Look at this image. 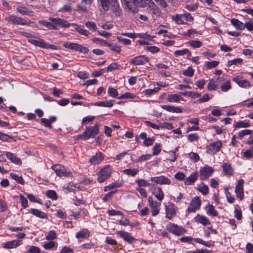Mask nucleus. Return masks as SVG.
Here are the masks:
<instances>
[{
    "mask_svg": "<svg viewBox=\"0 0 253 253\" xmlns=\"http://www.w3.org/2000/svg\"><path fill=\"white\" fill-rule=\"evenodd\" d=\"M123 3H125L128 9L134 13L136 9V6L144 7L148 5L149 7L158 10L157 7L152 0H123Z\"/></svg>",
    "mask_w": 253,
    "mask_h": 253,
    "instance_id": "f257e3e1",
    "label": "nucleus"
},
{
    "mask_svg": "<svg viewBox=\"0 0 253 253\" xmlns=\"http://www.w3.org/2000/svg\"><path fill=\"white\" fill-rule=\"evenodd\" d=\"M50 22H46L45 21H41L40 23L43 26L46 27L49 29H57V26L61 27H69L70 24L67 21L62 19L59 18H50Z\"/></svg>",
    "mask_w": 253,
    "mask_h": 253,
    "instance_id": "f03ea898",
    "label": "nucleus"
},
{
    "mask_svg": "<svg viewBox=\"0 0 253 253\" xmlns=\"http://www.w3.org/2000/svg\"><path fill=\"white\" fill-rule=\"evenodd\" d=\"M99 125L96 124L94 126L87 127L85 131L78 137L84 140L88 139L91 137L94 138L99 132Z\"/></svg>",
    "mask_w": 253,
    "mask_h": 253,
    "instance_id": "7ed1b4c3",
    "label": "nucleus"
},
{
    "mask_svg": "<svg viewBox=\"0 0 253 253\" xmlns=\"http://www.w3.org/2000/svg\"><path fill=\"white\" fill-rule=\"evenodd\" d=\"M103 9L107 11L109 9L110 4L111 3L112 10L115 11V14H119V5L117 0H99Z\"/></svg>",
    "mask_w": 253,
    "mask_h": 253,
    "instance_id": "20e7f679",
    "label": "nucleus"
},
{
    "mask_svg": "<svg viewBox=\"0 0 253 253\" xmlns=\"http://www.w3.org/2000/svg\"><path fill=\"white\" fill-rule=\"evenodd\" d=\"M148 202L151 208V211L153 216H157L160 212L161 203L154 200L152 196L148 198Z\"/></svg>",
    "mask_w": 253,
    "mask_h": 253,
    "instance_id": "39448f33",
    "label": "nucleus"
},
{
    "mask_svg": "<svg viewBox=\"0 0 253 253\" xmlns=\"http://www.w3.org/2000/svg\"><path fill=\"white\" fill-rule=\"evenodd\" d=\"M112 169L110 166L108 165L102 169L97 175L99 182L102 183L107 179L111 175Z\"/></svg>",
    "mask_w": 253,
    "mask_h": 253,
    "instance_id": "423d86ee",
    "label": "nucleus"
},
{
    "mask_svg": "<svg viewBox=\"0 0 253 253\" xmlns=\"http://www.w3.org/2000/svg\"><path fill=\"white\" fill-rule=\"evenodd\" d=\"M51 169L54 170L56 175L59 177H68L72 174L70 171L60 164L52 166Z\"/></svg>",
    "mask_w": 253,
    "mask_h": 253,
    "instance_id": "0eeeda50",
    "label": "nucleus"
},
{
    "mask_svg": "<svg viewBox=\"0 0 253 253\" xmlns=\"http://www.w3.org/2000/svg\"><path fill=\"white\" fill-rule=\"evenodd\" d=\"M63 46L65 48L80 51L84 53H87L88 52V49L87 47L77 43L66 42L63 44Z\"/></svg>",
    "mask_w": 253,
    "mask_h": 253,
    "instance_id": "6e6552de",
    "label": "nucleus"
},
{
    "mask_svg": "<svg viewBox=\"0 0 253 253\" xmlns=\"http://www.w3.org/2000/svg\"><path fill=\"white\" fill-rule=\"evenodd\" d=\"M167 229L170 232L176 235H180L184 234L185 230L181 226L176 224L170 223L166 226Z\"/></svg>",
    "mask_w": 253,
    "mask_h": 253,
    "instance_id": "1a4fd4ad",
    "label": "nucleus"
},
{
    "mask_svg": "<svg viewBox=\"0 0 253 253\" xmlns=\"http://www.w3.org/2000/svg\"><path fill=\"white\" fill-rule=\"evenodd\" d=\"M214 169L208 165H205L200 170V177L201 180H206L210 177L213 172Z\"/></svg>",
    "mask_w": 253,
    "mask_h": 253,
    "instance_id": "9d476101",
    "label": "nucleus"
},
{
    "mask_svg": "<svg viewBox=\"0 0 253 253\" xmlns=\"http://www.w3.org/2000/svg\"><path fill=\"white\" fill-rule=\"evenodd\" d=\"M201 205V201L200 197L196 196L192 199L187 211L189 212H195L200 208Z\"/></svg>",
    "mask_w": 253,
    "mask_h": 253,
    "instance_id": "9b49d317",
    "label": "nucleus"
},
{
    "mask_svg": "<svg viewBox=\"0 0 253 253\" xmlns=\"http://www.w3.org/2000/svg\"><path fill=\"white\" fill-rule=\"evenodd\" d=\"M222 146V143L220 140L211 143L207 149V153L209 154H214L220 151Z\"/></svg>",
    "mask_w": 253,
    "mask_h": 253,
    "instance_id": "f8f14e48",
    "label": "nucleus"
},
{
    "mask_svg": "<svg viewBox=\"0 0 253 253\" xmlns=\"http://www.w3.org/2000/svg\"><path fill=\"white\" fill-rule=\"evenodd\" d=\"M244 183V180L241 179L238 181L237 183L235 186V192L236 196L241 201L244 198L243 189Z\"/></svg>",
    "mask_w": 253,
    "mask_h": 253,
    "instance_id": "ddd939ff",
    "label": "nucleus"
},
{
    "mask_svg": "<svg viewBox=\"0 0 253 253\" xmlns=\"http://www.w3.org/2000/svg\"><path fill=\"white\" fill-rule=\"evenodd\" d=\"M166 217L169 219H171L176 215V207L174 204L169 203L165 207Z\"/></svg>",
    "mask_w": 253,
    "mask_h": 253,
    "instance_id": "4468645a",
    "label": "nucleus"
},
{
    "mask_svg": "<svg viewBox=\"0 0 253 253\" xmlns=\"http://www.w3.org/2000/svg\"><path fill=\"white\" fill-rule=\"evenodd\" d=\"M151 181L160 185H170L171 183L170 179L164 175L151 177Z\"/></svg>",
    "mask_w": 253,
    "mask_h": 253,
    "instance_id": "2eb2a0df",
    "label": "nucleus"
},
{
    "mask_svg": "<svg viewBox=\"0 0 253 253\" xmlns=\"http://www.w3.org/2000/svg\"><path fill=\"white\" fill-rule=\"evenodd\" d=\"M149 61L148 58L145 55L137 56L130 60L129 63L134 65H142Z\"/></svg>",
    "mask_w": 253,
    "mask_h": 253,
    "instance_id": "dca6fc26",
    "label": "nucleus"
},
{
    "mask_svg": "<svg viewBox=\"0 0 253 253\" xmlns=\"http://www.w3.org/2000/svg\"><path fill=\"white\" fill-rule=\"evenodd\" d=\"M6 20L11 21L13 23L25 25H29L31 22L28 20L22 18L21 17H6Z\"/></svg>",
    "mask_w": 253,
    "mask_h": 253,
    "instance_id": "f3484780",
    "label": "nucleus"
},
{
    "mask_svg": "<svg viewBox=\"0 0 253 253\" xmlns=\"http://www.w3.org/2000/svg\"><path fill=\"white\" fill-rule=\"evenodd\" d=\"M22 243L21 240H11L4 243L2 248L6 250L14 249L21 245Z\"/></svg>",
    "mask_w": 253,
    "mask_h": 253,
    "instance_id": "a211bd4d",
    "label": "nucleus"
},
{
    "mask_svg": "<svg viewBox=\"0 0 253 253\" xmlns=\"http://www.w3.org/2000/svg\"><path fill=\"white\" fill-rule=\"evenodd\" d=\"M117 234L129 244L132 243L136 240L132 236L126 231H119L117 232Z\"/></svg>",
    "mask_w": 253,
    "mask_h": 253,
    "instance_id": "6ab92c4d",
    "label": "nucleus"
},
{
    "mask_svg": "<svg viewBox=\"0 0 253 253\" xmlns=\"http://www.w3.org/2000/svg\"><path fill=\"white\" fill-rule=\"evenodd\" d=\"M233 81L239 86L243 88H249L251 86V84L248 81L245 79L242 80L239 76L234 78Z\"/></svg>",
    "mask_w": 253,
    "mask_h": 253,
    "instance_id": "aec40b11",
    "label": "nucleus"
},
{
    "mask_svg": "<svg viewBox=\"0 0 253 253\" xmlns=\"http://www.w3.org/2000/svg\"><path fill=\"white\" fill-rule=\"evenodd\" d=\"M166 99L169 102L179 103L180 101H185V100L181 95L176 93L168 94Z\"/></svg>",
    "mask_w": 253,
    "mask_h": 253,
    "instance_id": "412c9836",
    "label": "nucleus"
},
{
    "mask_svg": "<svg viewBox=\"0 0 253 253\" xmlns=\"http://www.w3.org/2000/svg\"><path fill=\"white\" fill-rule=\"evenodd\" d=\"M152 193L159 201L161 202L163 200L164 193L161 187H155L153 190Z\"/></svg>",
    "mask_w": 253,
    "mask_h": 253,
    "instance_id": "4be33fe9",
    "label": "nucleus"
},
{
    "mask_svg": "<svg viewBox=\"0 0 253 253\" xmlns=\"http://www.w3.org/2000/svg\"><path fill=\"white\" fill-rule=\"evenodd\" d=\"M104 159V156L101 152H97L89 160V162L91 165H98Z\"/></svg>",
    "mask_w": 253,
    "mask_h": 253,
    "instance_id": "5701e85b",
    "label": "nucleus"
},
{
    "mask_svg": "<svg viewBox=\"0 0 253 253\" xmlns=\"http://www.w3.org/2000/svg\"><path fill=\"white\" fill-rule=\"evenodd\" d=\"M28 42L31 44L42 48H48V44L45 43V42L42 39H29Z\"/></svg>",
    "mask_w": 253,
    "mask_h": 253,
    "instance_id": "b1692460",
    "label": "nucleus"
},
{
    "mask_svg": "<svg viewBox=\"0 0 253 253\" xmlns=\"http://www.w3.org/2000/svg\"><path fill=\"white\" fill-rule=\"evenodd\" d=\"M198 173L196 171L192 173L190 175L184 179V184L186 185L193 184L198 179Z\"/></svg>",
    "mask_w": 253,
    "mask_h": 253,
    "instance_id": "393cba45",
    "label": "nucleus"
},
{
    "mask_svg": "<svg viewBox=\"0 0 253 253\" xmlns=\"http://www.w3.org/2000/svg\"><path fill=\"white\" fill-rule=\"evenodd\" d=\"M161 107L168 112L175 113H181L182 112L181 108L179 107L171 106L170 105H161Z\"/></svg>",
    "mask_w": 253,
    "mask_h": 253,
    "instance_id": "a878e982",
    "label": "nucleus"
},
{
    "mask_svg": "<svg viewBox=\"0 0 253 253\" xmlns=\"http://www.w3.org/2000/svg\"><path fill=\"white\" fill-rule=\"evenodd\" d=\"M195 221L202 224L203 225L210 224L211 222L209 219L205 216L197 214L194 218Z\"/></svg>",
    "mask_w": 253,
    "mask_h": 253,
    "instance_id": "bb28decb",
    "label": "nucleus"
},
{
    "mask_svg": "<svg viewBox=\"0 0 253 253\" xmlns=\"http://www.w3.org/2000/svg\"><path fill=\"white\" fill-rule=\"evenodd\" d=\"M63 188L64 190L66 192H71V191H75L76 190L79 189V187L78 186V185L76 184H74V183H69L68 184H65L63 186Z\"/></svg>",
    "mask_w": 253,
    "mask_h": 253,
    "instance_id": "cd10ccee",
    "label": "nucleus"
},
{
    "mask_svg": "<svg viewBox=\"0 0 253 253\" xmlns=\"http://www.w3.org/2000/svg\"><path fill=\"white\" fill-rule=\"evenodd\" d=\"M6 153L7 158L9 160H10L12 163L19 165L22 164L21 159H19V158H17L16 156L13 153L8 152H6Z\"/></svg>",
    "mask_w": 253,
    "mask_h": 253,
    "instance_id": "c85d7f7f",
    "label": "nucleus"
},
{
    "mask_svg": "<svg viewBox=\"0 0 253 253\" xmlns=\"http://www.w3.org/2000/svg\"><path fill=\"white\" fill-rule=\"evenodd\" d=\"M90 236L89 231L85 228L82 229L81 231L78 232L76 234V238L77 239L84 238L86 239Z\"/></svg>",
    "mask_w": 253,
    "mask_h": 253,
    "instance_id": "c756f323",
    "label": "nucleus"
},
{
    "mask_svg": "<svg viewBox=\"0 0 253 253\" xmlns=\"http://www.w3.org/2000/svg\"><path fill=\"white\" fill-rule=\"evenodd\" d=\"M187 18H189L190 21L193 20V17H172V19L178 24H184L187 21Z\"/></svg>",
    "mask_w": 253,
    "mask_h": 253,
    "instance_id": "7c9ffc66",
    "label": "nucleus"
},
{
    "mask_svg": "<svg viewBox=\"0 0 253 253\" xmlns=\"http://www.w3.org/2000/svg\"><path fill=\"white\" fill-rule=\"evenodd\" d=\"M114 104V101L110 100L106 101H99L92 104L93 106L103 107H111Z\"/></svg>",
    "mask_w": 253,
    "mask_h": 253,
    "instance_id": "2f4dec72",
    "label": "nucleus"
},
{
    "mask_svg": "<svg viewBox=\"0 0 253 253\" xmlns=\"http://www.w3.org/2000/svg\"><path fill=\"white\" fill-rule=\"evenodd\" d=\"M232 25L237 29L239 30H242L245 29L244 23L237 19H231Z\"/></svg>",
    "mask_w": 253,
    "mask_h": 253,
    "instance_id": "473e14b6",
    "label": "nucleus"
},
{
    "mask_svg": "<svg viewBox=\"0 0 253 253\" xmlns=\"http://www.w3.org/2000/svg\"><path fill=\"white\" fill-rule=\"evenodd\" d=\"M224 173L227 176L232 175L233 173V170L230 164L224 163L222 166Z\"/></svg>",
    "mask_w": 253,
    "mask_h": 253,
    "instance_id": "72a5a7b5",
    "label": "nucleus"
},
{
    "mask_svg": "<svg viewBox=\"0 0 253 253\" xmlns=\"http://www.w3.org/2000/svg\"><path fill=\"white\" fill-rule=\"evenodd\" d=\"M207 214L211 216H216L218 214V212L214 209L213 206L209 205L206 207Z\"/></svg>",
    "mask_w": 253,
    "mask_h": 253,
    "instance_id": "f704fd0d",
    "label": "nucleus"
},
{
    "mask_svg": "<svg viewBox=\"0 0 253 253\" xmlns=\"http://www.w3.org/2000/svg\"><path fill=\"white\" fill-rule=\"evenodd\" d=\"M174 54L176 57L186 55L188 57H190L192 55L191 51L186 48L175 50L174 52Z\"/></svg>",
    "mask_w": 253,
    "mask_h": 253,
    "instance_id": "c9c22d12",
    "label": "nucleus"
},
{
    "mask_svg": "<svg viewBox=\"0 0 253 253\" xmlns=\"http://www.w3.org/2000/svg\"><path fill=\"white\" fill-rule=\"evenodd\" d=\"M31 211L33 214L41 218L44 219L47 218L46 214L39 210L32 209H31Z\"/></svg>",
    "mask_w": 253,
    "mask_h": 253,
    "instance_id": "e433bc0d",
    "label": "nucleus"
},
{
    "mask_svg": "<svg viewBox=\"0 0 253 253\" xmlns=\"http://www.w3.org/2000/svg\"><path fill=\"white\" fill-rule=\"evenodd\" d=\"M250 126L251 124L249 120L239 121L234 124V126L237 128H245Z\"/></svg>",
    "mask_w": 253,
    "mask_h": 253,
    "instance_id": "4c0bfd02",
    "label": "nucleus"
},
{
    "mask_svg": "<svg viewBox=\"0 0 253 253\" xmlns=\"http://www.w3.org/2000/svg\"><path fill=\"white\" fill-rule=\"evenodd\" d=\"M199 191H200L204 195H206L209 193L208 186L205 185L203 182H201L197 188Z\"/></svg>",
    "mask_w": 253,
    "mask_h": 253,
    "instance_id": "58836bf2",
    "label": "nucleus"
},
{
    "mask_svg": "<svg viewBox=\"0 0 253 253\" xmlns=\"http://www.w3.org/2000/svg\"><path fill=\"white\" fill-rule=\"evenodd\" d=\"M71 24L75 26L76 31L81 34L85 36H87L89 35V32L86 29H84L82 26H79L74 23Z\"/></svg>",
    "mask_w": 253,
    "mask_h": 253,
    "instance_id": "ea45409f",
    "label": "nucleus"
},
{
    "mask_svg": "<svg viewBox=\"0 0 253 253\" xmlns=\"http://www.w3.org/2000/svg\"><path fill=\"white\" fill-rule=\"evenodd\" d=\"M10 176H11L12 179H14L19 184L21 185H24L25 184V181L21 176H20L14 173H11L10 174Z\"/></svg>",
    "mask_w": 253,
    "mask_h": 253,
    "instance_id": "a19ab883",
    "label": "nucleus"
},
{
    "mask_svg": "<svg viewBox=\"0 0 253 253\" xmlns=\"http://www.w3.org/2000/svg\"><path fill=\"white\" fill-rule=\"evenodd\" d=\"M105 43L110 48L111 50L117 53L121 52V48L120 46H118L115 43H108L107 42H105Z\"/></svg>",
    "mask_w": 253,
    "mask_h": 253,
    "instance_id": "79ce46f5",
    "label": "nucleus"
},
{
    "mask_svg": "<svg viewBox=\"0 0 253 253\" xmlns=\"http://www.w3.org/2000/svg\"><path fill=\"white\" fill-rule=\"evenodd\" d=\"M187 157L189 158L194 163L197 162L200 159V156L197 153L190 152L187 154Z\"/></svg>",
    "mask_w": 253,
    "mask_h": 253,
    "instance_id": "37998d69",
    "label": "nucleus"
},
{
    "mask_svg": "<svg viewBox=\"0 0 253 253\" xmlns=\"http://www.w3.org/2000/svg\"><path fill=\"white\" fill-rule=\"evenodd\" d=\"M135 183L137 184V187L141 188L142 187H147L150 185L148 181L143 179H137L135 180Z\"/></svg>",
    "mask_w": 253,
    "mask_h": 253,
    "instance_id": "c03bdc74",
    "label": "nucleus"
},
{
    "mask_svg": "<svg viewBox=\"0 0 253 253\" xmlns=\"http://www.w3.org/2000/svg\"><path fill=\"white\" fill-rule=\"evenodd\" d=\"M123 172L128 175L134 176L138 173V170L136 169H125L123 170Z\"/></svg>",
    "mask_w": 253,
    "mask_h": 253,
    "instance_id": "a18cd8bd",
    "label": "nucleus"
},
{
    "mask_svg": "<svg viewBox=\"0 0 253 253\" xmlns=\"http://www.w3.org/2000/svg\"><path fill=\"white\" fill-rule=\"evenodd\" d=\"M57 234L55 231L50 230L46 234L45 236V239L49 241H52L56 239Z\"/></svg>",
    "mask_w": 253,
    "mask_h": 253,
    "instance_id": "49530a36",
    "label": "nucleus"
},
{
    "mask_svg": "<svg viewBox=\"0 0 253 253\" xmlns=\"http://www.w3.org/2000/svg\"><path fill=\"white\" fill-rule=\"evenodd\" d=\"M136 95L130 92H126L125 93L122 94L119 97H118L119 99H123L125 98H130V99H134L136 98Z\"/></svg>",
    "mask_w": 253,
    "mask_h": 253,
    "instance_id": "de8ad7c7",
    "label": "nucleus"
},
{
    "mask_svg": "<svg viewBox=\"0 0 253 253\" xmlns=\"http://www.w3.org/2000/svg\"><path fill=\"white\" fill-rule=\"evenodd\" d=\"M160 87H156L153 89H147L143 91V93L145 95H151L158 92L160 90Z\"/></svg>",
    "mask_w": 253,
    "mask_h": 253,
    "instance_id": "09e8293b",
    "label": "nucleus"
},
{
    "mask_svg": "<svg viewBox=\"0 0 253 253\" xmlns=\"http://www.w3.org/2000/svg\"><path fill=\"white\" fill-rule=\"evenodd\" d=\"M158 34L161 35L164 34V37H167L169 38H174L176 37V36L172 34V33H169L167 30H160L158 31Z\"/></svg>",
    "mask_w": 253,
    "mask_h": 253,
    "instance_id": "8fccbe9b",
    "label": "nucleus"
},
{
    "mask_svg": "<svg viewBox=\"0 0 253 253\" xmlns=\"http://www.w3.org/2000/svg\"><path fill=\"white\" fill-rule=\"evenodd\" d=\"M189 44L194 48H199L202 45V43L197 40H191L189 42Z\"/></svg>",
    "mask_w": 253,
    "mask_h": 253,
    "instance_id": "3c124183",
    "label": "nucleus"
},
{
    "mask_svg": "<svg viewBox=\"0 0 253 253\" xmlns=\"http://www.w3.org/2000/svg\"><path fill=\"white\" fill-rule=\"evenodd\" d=\"M85 26L89 30L92 32H95L97 30L96 25L93 22H86L85 23Z\"/></svg>",
    "mask_w": 253,
    "mask_h": 253,
    "instance_id": "603ef678",
    "label": "nucleus"
},
{
    "mask_svg": "<svg viewBox=\"0 0 253 253\" xmlns=\"http://www.w3.org/2000/svg\"><path fill=\"white\" fill-rule=\"evenodd\" d=\"M17 10L19 14L22 15H30V11L26 7L19 6L17 8Z\"/></svg>",
    "mask_w": 253,
    "mask_h": 253,
    "instance_id": "864d4df0",
    "label": "nucleus"
},
{
    "mask_svg": "<svg viewBox=\"0 0 253 253\" xmlns=\"http://www.w3.org/2000/svg\"><path fill=\"white\" fill-rule=\"evenodd\" d=\"M221 89L224 92H227L231 89V86L229 81H226L220 86Z\"/></svg>",
    "mask_w": 253,
    "mask_h": 253,
    "instance_id": "5fc2aeb1",
    "label": "nucleus"
},
{
    "mask_svg": "<svg viewBox=\"0 0 253 253\" xmlns=\"http://www.w3.org/2000/svg\"><path fill=\"white\" fill-rule=\"evenodd\" d=\"M216 81L213 79L211 80L208 84V89L209 90H216Z\"/></svg>",
    "mask_w": 253,
    "mask_h": 253,
    "instance_id": "6e6d98bb",
    "label": "nucleus"
},
{
    "mask_svg": "<svg viewBox=\"0 0 253 253\" xmlns=\"http://www.w3.org/2000/svg\"><path fill=\"white\" fill-rule=\"evenodd\" d=\"M108 93L111 97L113 98H115L118 95V91L117 90L112 87H109L108 88Z\"/></svg>",
    "mask_w": 253,
    "mask_h": 253,
    "instance_id": "4d7b16f0",
    "label": "nucleus"
},
{
    "mask_svg": "<svg viewBox=\"0 0 253 253\" xmlns=\"http://www.w3.org/2000/svg\"><path fill=\"white\" fill-rule=\"evenodd\" d=\"M162 149V145L160 143L155 144L153 148V155H157L159 154Z\"/></svg>",
    "mask_w": 253,
    "mask_h": 253,
    "instance_id": "13d9d810",
    "label": "nucleus"
},
{
    "mask_svg": "<svg viewBox=\"0 0 253 253\" xmlns=\"http://www.w3.org/2000/svg\"><path fill=\"white\" fill-rule=\"evenodd\" d=\"M219 64V62L217 61H212L210 62H207L205 63V66L208 69H211L212 68H215L218 66Z\"/></svg>",
    "mask_w": 253,
    "mask_h": 253,
    "instance_id": "bf43d9fd",
    "label": "nucleus"
},
{
    "mask_svg": "<svg viewBox=\"0 0 253 253\" xmlns=\"http://www.w3.org/2000/svg\"><path fill=\"white\" fill-rule=\"evenodd\" d=\"M20 201L21 202L22 207L25 209L28 207V200L22 194L19 195Z\"/></svg>",
    "mask_w": 253,
    "mask_h": 253,
    "instance_id": "052dcab7",
    "label": "nucleus"
},
{
    "mask_svg": "<svg viewBox=\"0 0 253 253\" xmlns=\"http://www.w3.org/2000/svg\"><path fill=\"white\" fill-rule=\"evenodd\" d=\"M152 155L151 154H147L142 155L139 158L137 159V161L139 163H142L151 159Z\"/></svg>",
    "mask_w": 253,
    "mask_h": 253,
    "instance_id": "680f3d73",
    "label": "nucleus"
},
{
    "mask_svg": "<svg viewBox=\"0 0 253 253\" xmlns=\"http://www.w3.org/2000/svg\"><path fill=\"white\" fill-rule=\"evenodd\" d=\"M46 196L52 200H56L57 199L56 193L52 190H48L46 192Z\"/></svg>",
    "mask_w": 253,
    "mask_h": 253,
    "instance_id": "e2e57ef3",
    "label": "nucleus"
},
{
    "mask_svg": "<svg viewBox=\"0 0 253 253\" xmlns=\"http://www.w3.org/2000/svg\"><path fill=\"white\" fill-rule=\"evenodd\" d=\"M194 70L191 67H189L186 70L183 71V74L187 77H192L194 75Z\"/></svg>",
    "mask_w": 253,
    "mask_h": 253,
    "instance_id": "0e129e2a",
    "label": "nucleus"
},
{
    "mask_svg": "<svg viewBox=\"0 0 253 253\" xmlns=\"http://www.w3.org/2000/svg\"><path fill=\"white\" fill-rule=\"evenodd\" d=\"M185 7L187 10L191 11H194L197 9L198 7V4L197 2L190 3L189 4L186 5Z\"/></svg>",
    "mask_w": 253,
    "mask_h": 253,
    "instance_id": "69168bd1",
    "label": "nucleus"
},
{
    "mask_svg": "<svg viewBox=\"0 0 253 253\" xmlns=\"http://www.w3.org/2000/svg\"><path fill=\"white\" fill-rule=\"evenodd\" d=\"M12 139V138L11 136L0 131V140L2 141L10 142V139Z\"/></svg>",
    "mask_w": 253,
    "mask_h": 253,
    "instance_id": "338daca9",
    "label": "nucleus"
},
{
    "mask_svg": "<svg viewBox=\"0 0 253 253\" xmlns=\"http://www.w3.org/2000/svg\"><path fill=\"white\" fill-rule=\"evenodd\" d=\"M120 65L117 64L116 63H113L111 64L106 68L107 72H110L114 70H118L119 69Z\"/></svg>",
    "mask_w": 253,
    "mask_h": 253,
    "instance_id": "774afa93",
    "label": "nucleus"
}]
</instances>
